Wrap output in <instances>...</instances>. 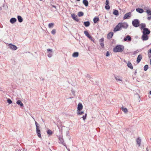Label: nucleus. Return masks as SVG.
I'll list each match as a JSON object with an SVG mask.
<instances>
[{
	"instance_id": "1",
	"label": "nucleus",
	"mask_w": 151,
	"mask_h": 151,
	"mask_svg": "<svg viewBox=\"0 0 151 151\" xmlns=\"http://www.w3.org/2000/svg\"><path fill=\"white\" fill-rule=\"evenodd\" d=\"M128 26V25L126 22H120L118 24L114 29V32L120 30L122 28L126 29Z\"/></svg>"
},
{
	"instance_id": "2",
	"label": "nucleus",
	"mask_w": 151,
	"mask_h": 151,
	"mask_svg": "<svg viewBox=\"0 0 151 151\" xmlns=\"http://www.w3.org/2000/svg\"><path fill=\"white\" fill-rule=\"evenodd\" d=\"M124 49V46L122 45H118L113 49V51L115 52H122Z\"/></svg>"
},
{
	"instance_id": "3",
	"label": "nucleus",
	"mask_w": 151,
	"mask_h": 151,
	"mask_svg": "<svg viewBox=\"0 0 151 151\" xmlns=\"http://www.w3.org/2000/svg\"><path fill=\"white\" fill-rule=\"evenodd\" d=\"M132 24L133 26L135 27H138L139 24V23L138 19H135L133 21Z\"/></svg>"
},
{
	"instance_id": "4",
	"label": "nucleus",
	"mask_w": 151,
	"mask_h": 151,
	"mask_svg": "<svg viewBox=\"0 0 151 151\" xmlns=\"http://www.w3.org/2000/svg\"><path fill=\"white\" fill-rule=\"evenodd\" d=\"M143 33L146 35H149L150 32V31L147 28H144L143 29Z\"/></svg>"
},
{
	"instance_id": "5",
	"label": "nucleus",
	"mask_w": 151,
	"mask_h": 151,
	"mask_svg": "<svg viewBox=\"0 0 151 151\" xmlns=\"http://www.w3.org/2000/svg\"><path fill=\"white\" fill-rule=\"evenodd\" d=\"M131 12H128L126 13L124 15V19H127V18H129L131 17Z\"/></svg>"
},
{
	"instance_id": "6",
	"label": "nucleus",
	"mask_w": 151,
	"mask_h": 151,
	"mask_svg": "<svg viewBox=\"0 0 151 151\" xmlns=\"http://www.w3.org/2000/svg\"><path fill=\"white\" fill-rule=\"evenodd\" d=\"M142 39L144 41L147 40L148 39L147 35L143 34L142 36Z\"/></svg>"
},
{
	"instance_id": "7",
	"label": "nucleus",
	"mask_w": 151,
	"mask_h": 151,
	"mask_svg": "<svg viewBox=\"0 0 151 151\" xmlns=\"http://www.w3.org/2000/svg\"><path fill=\"white\" fill-rule=\"evenodd\" d=\"M84 33L85 35L88 37L90 40H92V37L87 31H84Z\"/></svg>"
},
{
	"instance_id": "8",
	"label": "nucleus",
	"mask_w": 151,
	"mask_h": 151,
	"mask_svg": "<svg viewBox=\"0 0 151 151\" xmlns=\"http://www.w3.org/2000/svg\"><path fill=\"white\" fill-rule=\"evenodd\" d=\"M83 108V106L82 104L81 103H79L78 105L77 111H80Z\"/></svg>"
},
{
	"instance_id": "9",
	"label": "nucleus",
	"mask_w": 151,
	"mask_h": 151,
	"mask_svg": "<svg viewBox=\"0 0 151 151\" xmlns=\"http://www.w3.org/2000/svg\"><path fill=\"white\" fill-rule=\"evenodd\" d=\"M9 45L10 47L13 50H16L17 49V47L15 45H13L12 44H9Z\"/></svg>"
},
{
	"instance_id": "10",
	"label": "nucleus",
	"mask_w": 151,
	"mask_h": 151,
	"mask_svg": "<svg viewBox=\"0 0 151 151\" xmlns=\"http://www.w3.org/2000/svg\"><path fill=\"white\" fill-rule=\"evenodd\" d=\"M113 34L114 33L112 32H110L107 35V38L109 39H111L113 35Z\"/></svg>"
},
{
	"instance_id": "11",
	"label": "nucleus",
	"mask_w": 151,
	"mask_h": 151,
	"mask_svg": "<svg viewBox=\"0 0 151 151\" xmlns=\"http://www.w3.org/2000/svg\"><path fill=\"white\" fill-rule=\"evenodd\" d=\"M109 0H106V1L105 4L106 5V6H105V8L106 9H109L110 8V6L109 5Z\"/></svg>"
},
{
	"instance_id": "12",
	"label": "nucleus",
	"mask_w": 151,
	"mask_h": 151,
	"mask_svg": "<svg viewBox=\"0 0 151 151\" xmlns=\"http://www.w3.org/2000/svg\"><path fill=\"white\" fill-rule=\"evenodd\" d=\"M36 132L38 135V136L39 138L41 137V135L40 134V128H36Z\"/></svg>"
},
{
	"instance_id": "13",
	"label": "nucleus",
	"mask_w": 151,
	"mask_h": 151,
	"mask_svg": "<svg viewBox=\"0 0 151 151\" xmlns=\"http://www.w3.org/2000/svg\"><path fill=\"white\" fill-rule=\"evenodd\" d=\"M142 58V55H138L137 60V63H139L140 62Z\"/></svg>"
},
{
	"instance_id": "14",
	"label": "nucleus",
	"mask_w": 151,
	"mask_h": 151,
	"mask_svg": "<svg viewBox=\"0 0 151 151\" xmlns=\"http://www.w3.org/2000/svg\"><path fill=\"white\" fill-rule=\"evenodd\" d=\"M104 38H102L100 39L99 40L100 42V45L102 47H104Z\"/></svg>"
},
{
	"instance_id": "15",
	"label": "nucleus",
	"mask_w": 151,
	"mask_h": 151,
	"mask_svg": "<svg viewBox=\"0 0 151 151\" xmlns=\"http://www.w3.org/2000/svg\"><path fill=\"white\" fill-rule=\"evenodd\" d=\"M124 41H127V40L130 41L131 40V38L130 36L127 35L124 38Z\"/></svg>"
},
{
	"instance_id": "16",
	"label": "nucleus",
	"mask_w": 151,
	"mask_h": 151,
	"mask_svg": "<svg viewBox=\"0 0 151 151\" xmlns=\"http://www.w3.org/2000/svg\"><path fill=\"white\" fill-rule=\"evenodd\" d=\"M136 11L140 13H142L144 12V10L141 9L139 8H138L136 9Z\"/></svg>"
},
{
	"instance_id": "17",
	"label": "nucleus",
	"mask_w": 151,
	"mask_h": 151,
	"mask_svg": "<svg viewBox=\"0 0 151 151\" xmlns=\"http://www.w3.org/2000/svg\"><path fill=\"white\" fill-rule=\"evenodd\" d=\"M16 103L17 104L19 105L21 107H22L23 106V104L20 100H19L17 101L16 102Z\"/></svg>"
},
{
	"instance_id": "18",
	"label": "nucleus",
	"mask_w": 151,
	"mask_h": 151,
	"mask_svg": "<svg viewBox=\"0 0 151 151\" xmlns=\"http://www.w3.org/2000/svg\"><path fill=\"white\" fill-rule=\"evenodd\" d=\"M17 21V19L14 18H12L10 20V22L12 24H13Z\"/></svg>"
},
{
	"instance_id": "19",
	"label": "nucleus",
	"mask_w": 151,
	"mask_h": 151,
	"mask_svg": "<svg viewBox=\"0 0 151 151\" xmlns=\"http://www.w3.org/2000/svg\"><path fill=\"white\" fill-rule=\"evenodd\" d=\"M127 66L130 69H133V67L131 62L129 61L128 62Z\"/></svg>"
},
{
	"instance_id": "20",
	"label": "nucleus",
	"mask_w": 151,
	"mask_h": 151,
	"mask_svg": "<svg viewBox=\"0 0 151 151\" xmlns=\"http://www.w3.org/2000/svg\"><path fill=\"white\" fill-rule=\"evenodd\" d=\"M115 79L117 81H122V77L120 76H116L115 77Z\"/></svg>"
},
{
	"instance_id": "21",
	"label": "nucleus",
	"mask_w": 151,
	"mask_h": 151,
	"mask_svg": "<svg viewBox=\"0 0 151 151\" xmlns=\"http://www.w3.org/2000/svg\"><path fill=\"white\" fill-rule=\"evenodd\" d=\"M83 2L86 6H88V2L87 0H83Z\"/></svg>"
},
{
	"instance_id": "22",
	"label": "nucleus",
	"mask_w": 151,
	"mask_h": 151,
	"mask_svg": "<svg viewBox=\"0 0 151 151\" xmlns=\"http://www.w3.org/2000/svg\"><path fill=\"white\" fill-rule=\"evenodd\" d=\"M113 14L114 15L117 16L119 15V12L117 10H115L113 12Z\"/></svg>"
},
{
	"instance_id": "23",
	"label": "nucleus",
	"mask_w": 151,
	"mask_h": 151,
	"mask_svg": "<svg viewBox=\"0 0 151 151\" xmlns=\"http://www.w3.org/2000/svg\"><path fill=\"white\" fill-rule=\"evenodd\" d=\"M84 24L86 27H87L89 26L90 23L88 21L86 22H84Z\"/></svg>"
},
{
	"instance_id": "24",
	"label": "nucleus",
	"mask_w": 151,
	"mask_h": 151,
	"mask_svg": "<svg viewBox=\"0 0 151 151\" xmlns=\"http://www.w3.org/2000/svg\"><path fill=\"white\" fill-rule=\"evenodd\" d=\"M17 18L19 22H21L23 21L22 18L20 16H18Z\"/></svg>"
},
{
	"instance_id": "25",
	"label": "nucleus",
	"mask_w": 151,
	"mask_h": 151,
	"mask_svg": "<svg viewBox=\"0 0 151 151\" xmlns=\"http://www.w3.org/2000/svg\"><path fill=\"white\" fill-rule=\"evenodd\" d=\"M99 20V19L98 17H95L93 19V22L95 23H96Z\"/></svg>"
},
{
	"instance_id": "26",
	"label": "nucleus",
	"mask_w": 151,
	"mask_h": 151,
	"mask_svg": "<svg viewBox=\"0 0 151 151\" xmlns=\"http://www.w3.org/2000/svg\"><path fill=\"white\" fill-rule=\"evenodd\" d=\"M72 18L75 20H76V15L75 14H72L71 15Z\"/></svg>"
},
{
	"instance_id": "27",
	"label": "nucleus",
	"mask_w": 151,
	"mask_h": 151,
	"mask_svg": "<svg viewBox=\"0 0 151 151\" xmlns=\"http://www.w3.org/2000/svg\"><path fill=\"white\" fill-rule=\"evenodd\" d=\"M141 28L140 29H143L144 28H145V27H146V25L145 24H140Z\"/></svg>"
},
{
	"instance_id": "28",
	"label": "nucleus",
	"mask_w": 151,
	"mask_h": 151,
	"mask_svg": "<svg viewBox=\"0 0 151 151\" xmlns=\"http://www.w3.org/2000/svg\"><path fill=\"white\" fill-rule=\"evenodd\" d=\"M73 56L74 57H76L78 56V52H74L73 54Z\"/></svg>"
},
{
	"instance_id": "29",
	"label": "nucleus",
	"mask_w": 151,
	"mask_h": 151,
	"mask_svg": "<svg viewBox=\"0 0 151 151\" xmlns=\"http://www.w3.org/2000/svg\"><path fill=\"white\" fill-rule=\"evenodd\" d=\"M121 109L125 113H127L128 112V110L126 108H124L123 107H122Z\"/></svg>"
},
{
	"instance_id": "30",
	"label": "nucleus",
	"mask_w": 151,
	"mask_h": 151,
	"mask_svg": "<svg viewBox=\"0 0 151 151\" xmlns=\"http://www.w3.org/2000/svg\"><path fill=\"white\" fill-rule=\"evenodd\" d=\"M141 139L139 138H138L137 139V144L139 146L141 143Z\"/></svg>"
},
{
	"instance_id": "31",
	"label": "nucleus",
	"mask_w": 151,
	"mask_h": 151,
	"mask_svg": "<svg viewBox=\"0 0 151 151\" xmlns=\"http://www.w3.org/2000/svg\"><path fill=\"white\" fill-rule=\"evenodd\" d=\"M78 15L79 17H81L83 16V13L82 12H80L78 13Z\"/></svg>"
},
{
	"instance_id": "32",
	"label": "nucleus",
	"mask_w": 151,
	"mask_h": 151,
	"mask_svg": "<svg viewBox=\"0 0 151 151\" xmlns=\"http://www.w3.org/2000/svg\"><path fill=\"white\" fill-rule=\"evenodd\" d=\"M146 12L149 15L151 14V9L147 10Z\"/></svg>"
},
{
	"instance_id": "33",
	"label": "nucleus",
	"mask_w": 151,
	"mask_h": 151,
	"mask_svg": "<svg viewBox=\"0 0 151 151\" xmlns=\"http://www.w3.org/2000/svg\"><path fill=\"white\" fill-rule=\"evenodd\" d=\"M54 25V24L53 23H50L48 25V27L49 28H50L53 27Z\"/></svg>"
},
{
	"instance_id": "34",
	"label": "nucleus",
	"mask_w": 151,
	"mask_h": 151,
	"mask_svg": "<svg viewBox=\"0 0 151 151\" xmlns=\"http://www.w3.org/2000/svg\"><path fill=\"white\" fill-rule=\"evenodd\" d=\"M148 68V65H146L144 66V70L145 71H146Z\"/></svg>"
},
{
	"instance_id": "35",
	"label": "nucleus",
	"mask_w": 151,
	"mask_h": 151,
	"mask_svg": "<svg viewBox=\"0 0 151 151\" xmlns=\"http://www.w3.org/2000/svg\"><path fill=\"white\" fill-rule=\"evenodd\" d=\"M84 112L83 111H78L77 112V114L78 115H82L83 114Z\"/></svg>"
},
{
	"instance_id": "36",
	"label": "nucleus",
	"mask_w": 151,
	"mask_h": 151,
	"mask_svg": "<svg viewBox=\"0 0 151 151\" xmlns=\"http://www.w3.org/2000/svg\"><path fill=\"white\" fill-rule=\"evenodd\" d=\"M47 133L49 134H52V132L51 130L49 129L47 131Z\"/></svg>"
},
{
	"instance_id": "37",
	"label": "nucleus",
	"mask_w": 151,
	"mask_h": 151,
	"mask_svg": "<svg viewBox=\"0 0 151 151\" xmlns=\"http://www.w3.org/2000/svg\"><path fill=\"white\" fill-rule=\"evenodd\" d=\"M51 33L52 34L54 35L55 34V33H56V30L55 29H53L52 32H51Z\"/></svg>"
},
{
	"instance_id": "38",
	"label": "nucleus",
	"mask_w": 151,
	"mask_h": 151,
	"mask_svg": "<svg viewBox=\"0 0 151 151\" xmlns=\"http://www.w3.org/2000/svg\"><path fill=\"white\" fill-rule=\"evenodd\" d=\"M7 102L9 104H11L12 103V101L10 99H8L7 100Z\"/></svg>"
},
{
	"instance_id": "39",
	"label": "nucleus",
	"mask_w": 151,
	"mask_h": 151,
	"mask_svg": "<svg viewBox=\"0 0 151 151\" xmlns=\"http://www.w3.org/2000/svg\"><path fill=\"white\" fill-rule=\"evenodd\" d=\"M52 52H51L48 55V56L50 58L52 56Z\"/></svg>"
},
{
	"instance_id": "40",
	"label": "nucleus",
	"mask_w": 151,
	"mask_h": 151,
	"mask_svg": "<svg viewBox=\"0 0 151 151\" xmlns=\"http://www.w3.org/2000/svg\"><path fill=\"white\" fill-rule=\"evenodd\" d=\"M87 116V114H86L85 115L83 116L82 118L84 120H85L86 119V117Z\"/></svg>"
},
{
	"instance_id": "41",
	"label": "nucleus",
	"mask_w": 151,
	"mask_h": 151,
	"mask_svg": "<svg viewBox=\"0 0 151 151\" xmlns=\"http://www.w3.org/2000/svg\"><path fill=\"white\" fill-rule=\"evenodd\" d=\"M150 52H148V55L149 58H150L151 57V54H150Z\"/></svg>"
},
{
	"instance_id": "42",
	"label": "nucleus",
	"mask_w": 151,
	"mask_h": 151,
	"mask_svg": "<svg viewBox=\"0 0 151 151\" xmlns=\"http://www.w3.org/2000/svg\"><path fill=\"white\" fill-rule=\"evenodd\" d=\"M35 124L36 126V128H39V127L38 126V123L36 121L35 122Z\"/></svg>"
},
{
	"instance_id": "43",
	"label": "nucleus",
	"mask_w": 151,
	"mask_h": 151,
	"mask_svg": "<svg viewBox=\"0 0 151 151\" xmlns=\"http://www.w3.org/2000/svg\"><path fill=\"white\" fill-rule=\"evenodd\" d=\"M109 53L108 51H107L106 53V56H109Z\"/></svg>"
},
{
	"instance_id": "44",
	"label": "nucleus",
	"mask_w": 151,
	"mask_h": 151,
	"mask_svg": "<svg viewBox=\"0 0 151 151\" xmlns=\"http://www.w3.org/2000/svg\"><path fill=\"white\" fill-rule=\"evenodd\" d=\"M147 19L148 20H150L151 19V16L147 17Z\"/></svg>"
},
{
	"instance_id": "45",
	"label": "nucleus",
	"mask_w": 151,
	"mask_h": 151,
	"mask_svg": "<svg viewBox=\"0 0 151 151\" xmlns=\"http://www.w3.org/2000/svg\"><path fill=\"white\" fill-rule=\"evenodd\" d=\"M52 50H51V49H48L47 50L48 51H50Z\"/></svg>"
},
{
	"instance_id": "46",
	"label": "nucleus",
	"mask_w": 151,
	"mask_h": 151,
	"mask_svg": "<svg viewBox=\"0 0 151 151\" xmlns=\"http://www.w3.org/2000/svg\"><path fill=\"white\" fill-rule=\"evenodd\" d=\"M52 7H54V8H55L56 9V6H54V5H52Z\"/></svg>"
},
{
	"instance_id": "47",
	"label": "nucleus",
	"mask_w": 151,
	"mask_h": 151,
	"mask_svg": "<svg viewBox=\"0 0 151 151\" xmlns=\"http://www.w3.org/2000/svg\"><path fill=\"white\" fill-rule=\"evenodd\" d=\"M148 52L151 53V49Z\"/></svg>"
},
{
	"instance_id": "48",
	"label": "nucleus",
	"mask_w": 151,
	"mask_h": 151,
	"mask_svg": "<svg viewBox=\"0 0 151 151\" xmlns=\"http://www.w3.org/2000/svg\"><path fill=\"white\" fill-rule=\"evenodd\" d=\"M150 94L151 95V91H150Z\"/></svg>"
},
{
	"instance_id": "49",
	"label": "nucleus",
	"mask_w": 151,
	"mask_h": 151,
	"mask_svg": "<svg viewBox=\"0 0 151 151\" xmlns=\"http://www.w3.org/2000/svg\"><path fill=\"white\" fill-rule=\"evenodd\" d=\"M150 64L151 65V59L150 60Z\"/></svg>"
},
{
	"instance_id": "50",
	"label": "nucleus",
	"mask_w": 151,
	"mask_h": 151,
	"mask_svg": "<svg viewBox=\"0 0 151 151\" xmlns=\"http://www.w3.org/2000/svg\"><path fill=\"white\" fill-rule=\"evenodd\" d=\"M40 0V1H42V0Z\"/></svg>"
}]
</instances>
